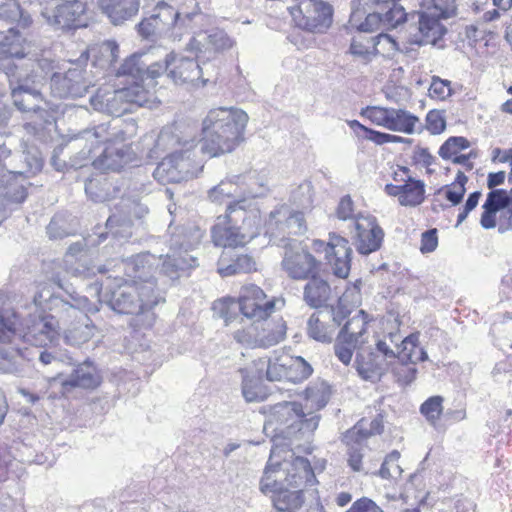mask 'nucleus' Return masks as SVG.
I'll return each mask as SVG.
<instances>
[{"label":"nucleus","instance_id":"nucleus-19","mask_svg":"<svg viewBox=\"0 0 512 512\" xmlns=\"http://www.w3.org/2000/svg\"><path fill=\"white\" fill-rule=\"evenodd\" d=\"M306 230L307 226L303 213L282 206L270 213L266 233L270 235L271 240L275 243L280 241L283 245L290 239L286 235H302ZM276 244L281 245V243Z\"/></svg>","mask_w":512,"mask_h":512},{"label":"nucleus","instance_id":"nucleus-33","mask_svg":"<svg viewBox=\"0 0 512 512\" xmlns=\"http://www.w3.org/2000/svg\"><path fill=\"white\" fill-rule=\"evenodd\" d=\"M98 4L102 12L115 25L135 16L140 6L139 0H98Z\"/></svg>","mask_w":512,"mask_h":512},{"label":"nucleus","instance_id":"nucleus-29","mask_svg":"<svg viewBox=\"0 0 512 512\" xmlns=\"http://www.w3.org/2000/svg\"><path fill=\"white\" fill-rule=\"evenodd\" d=\"M100 384V377L94 364L86 360L78 364L73 371L61 381L64 392L74 388L94 389Z\"/></svg>","mask_w":512,"mask_h":512},{"label":"nucleus","instance_id":"nucleus-45","mask_svg":"<svg viewBox=\"0 0 512 512\" xmlns=\"http://www.w3.org/2000/svg\"><path fill=\"white\" fill-rule=\"evenodd\" d=\"M0 19L17 22L24 29L33 22L31 15L16 0H0Z\"/></svg>","mask_w":512,"mask_h":512},{"label":"nucleus","instance_id":"nucleus-11","mask_svg":"<svg viewBox=\"0 0 512 512\" xmlns=\"http://www.w3.org/2000/svg\"><path fill=\"white\" fill-rule=\"evenodd\" d=\"M302 405L295 401H283L264 408V431L272 434L269 459L279 460L281 453H289L295 436V427L301 420Z\"/></svg>","mask_w":512,"mask_h":512},{"label":"nucleus","instance_id":"nucleus-23","mask_svg":"<svg viewBox=\"0 0 512 512\" xmlns=\"http://www.w3.org/2000/svg\"><path fill=\"white\" fill-rule=\"evenodd\" d=\"M233 44V40L225 31L212 29L192 37L186 45V51L194 53L206 62L214 59L216 53L230 49Z\"/></svg>","mask_w":512,"mask_h":512},{"label":"nucleus","instance_id":"nucleus-62","mask_svg":"<svg viewBox=\"0 0 512 512\" xmlns=\"http://www.w3.org/2000/svg\"><path fill=\"white\" fill-rule=\"evenodd\" d=\"M372 38L375 56L382 55L383 57L391 58L398 50L397 42L388 34L380 33Z\"/></svg>","mask_w":512,"mask_h":512},{"label":"nucleus","instance_id":"nucleus-63","mask_svg":"<svg viewBox=\"0 0 512 512\" xmlns=\"http://www.w3.org/2000/svg\"><path fill=\"white\" fill-rule=\"evenodd\" d=\"M293 203L303 209H308L314 201V188L311 182L304 181L292 192Z\"/></svg>","mask_w":512,"mask_h":512},{"label":"nucleus","instance_id":"nucleus-48","mask_svg":"<svg viewBox=\"0 0 512 512\" xmlns=\"http://www.w3.org/2000/svg\"><path fill=\"white\" fill-rule=\"evenodd\" d=\"M364 442L365 441L359 439L352 441L350 444H346L349 447L347 451V462L348 466L354 472L369 474L371 472V467L363 460L366 456V452L368 451Z\"/></svg>","mask_w":512,"mask_h":512},{"label":"nucleus","instance_id":"nucleus-40","mask_svg":"<svg viewBox=\"0 0 512 512\" xmlns=\"http://www.w3.org/2000/svg\"><path fill=\"white\" fill-rule=\"evenodd\" d=\"M83 51H89V57L93 56L94 65L109 68L117 61L119 46L115 41L107 40L101 44L85 48Z\"/></svg>","mask_w":512,"mask_h":512},{"label":"nucleus","instance_id":"nucleus-2","mask_svg":"<svg viewBox=\"0 0 512 512\" xmlns=\"http://www.w3.org/2000/svg\"><path fill=\"white\" fill-rule=\"evenodd\" d=\"M214 66L205 62L203 58L177 55L174 52L167 54L164 62H150L147 54H134L121 65L120 73L129 74L136 79L147 82V87L155 86V79L167 73L175 84L205 85Z\"/></svg>","mask_w":512,"mask_h":512},{"label":"nucleus","instance_id":"nucleus-17","mask_svg":"<svg viewBox=\"0 0 512 512\" xmlns=\"http://www.w3.org/2000/svg\"><path fill=\"white\" fill-rule=\"evenodd\" d=\"M89 0H53L41 15L56 29H76L86 26L85 14Z\"/></svg>","mask_w":512,"mask_h":512},{"label":"nucleus","instance_id":"nucleus-20","mask_svg":"<svg viewBox=\"0 0 512 512\" xmlns=\"http://www.w3.org/2000/svg\"><path fill=\"white\" fill-rule=\"evenodd\" d=\"M240 302L242 306L241 322L250 321L260 324L275 310V297H268L264 291L254 285L250 284L241 289Z\"/></svg>","mask_w":512,"mask_h":512},{"label":"nucleus","instance_id":"nucleus-12","mask_svg":"<svg viewBox=\"0 0 512 512\" xmlns=\"http://www.w3.org/2000/svg\"><path fill=\"white\" fill-rule=\"evenodd\" d=\"M168 233L169 252L162 261L161 272L174 280L197 265V259L188 252L200 243L203 234L195 225L172 227V223Z\"/></svg>","mask_w":512,"mask_h":512},{"label":"nucleus","instance_id":"nucleus-4","mask_svg":"<svg viewBox=\"0 0 512 512\" xmlns=\"http://www.w3.org/2000/svg\"><path fill=\"white\" fill-rule=\"evenodd\" d=\"M284 464L280 459L268 460L260 489L265 494H272L273 506L277 511L298 512L303 504V492L289 488L311 485L315 475L310 462L304 457H295L289 464L290 468H283Z\"/></svg>","mask_w":512,"mask_h":512},{"label":"nucleus","instance_id":"nucleus-53","mask_svg":"<svg viewBox=\"0 0 512 512\" xmlns=\"http://www.w3.org/2000/svg\"><path fill=\"white\" fill-rule=\"evenodd\" d=\"M152 20L159 26L160 34L170 33L172 23H177L175 18V10L165 1H159L152 10Z\"/></svg>","mask_w":512,"mask_h":512},{"label":"nucleus","instance_id":"nucleus-38","mask_svg":"<svg viewBox=\"0 0 512 512\" xmlns=\"http://www.w3.org/2000/svg\"><path fill=\"white\" fill-rule=\"evenodd\" d=\"M383 431V418L377 415L374 419H361L352 429L343 435V442L350 444L355 440L366 441L368 437L380 434Z\"/></svg>","mask_w":512,"mask_h":512},{"label":"nucleus","instance_id":"nucleus-56","mask_svg":"<svg viewBox=\"0 0 512 512\" xmlns=\"http://www.w3.org/2000/svg\"><path fill=\"white\" fill-rule=\"evenodd\" d=\"M444 398L440 395L431 396L426 399L420 406V413L425 417L426 421L436 426L443 413Z\"/></svg>","mask_w":512,"mask_h":512},{"label":"nucleus","instance_id":"nucleus-47","mask_svg":"<svg viewBox=\"0 0 512 512\" xmlns=\"http://www.w3.org/2000/svg\"><path fill=\"white\" fill-rule=\"evenodd\" d=\"M425 184L422 180H416L409 177L403 184V193L400 196V205L406 207H416L420 205L425 198Z\"/></svg>","mask_w":512,"mask_h":512},{"label":"nucleus","instance_id":"nucleus-52","mask_svg":"<svg viewBox=\"0 0 512 512\" xmlns=\"http://www.w3.org/2000/svg\"><path fill=\"white\" fill-rule=\"evenodd\" d=\"M17 158H20L21 162L18 164V169L23 172H16L15 176L33 175L42 169L43 160L41 153L35 147H26L21 155H17Z\"/></svg>","mask_w":512,"mask_h":512},{"label":"nucleus","instance_id":"nucleus-14","mask_svg":"<svg viewBox=\"0 0 512 512\" xmlns=\"http://www.w3.org/2000/svg\"><path fill=\"white\" fill-rule=\"evenodd\" d=\"M197 145L190 140L186 147L167 155L153 171V177L161 184L179 183L197 177L203 170V159L197 156Z\"/></svg>","mask_w":512,"mask_h":512},{"label":"nucleus","instance_id":"nucleus-31","mask_svg":"<svg viewBox=\"0 0 512 512\" xmlns=\"http://www.w3.org/2000/svg\"><path fill=\"white\" fill-rule=\"evenodd\" d=\"M256 263L252 257L237 254L233 249L224 250L218 260V272L222 277H228L241 273H249L256 269Z\"/></svg>","mask_w":512,"mask_h":512},{"label":"nucleus","instance_id":"nucleus-46","mask_svg":"<svg viewBox=\"0 0 512 512\" xmlns=\"http://www.w3.org/2000/svg\"><path fill=\"white\" fill-rule=\"evenodd\" d=\"M152 183L147 176L136 174L132 179L124 183L123 191L117 188V194L122 199H127L131 202H136L142 195H147L151 192Z\"/></svg>","mask_w":512,"mask_h":512},{"label":"nucleus","instance_id":"nucleus-21","mask_svg":"<svg viewBox=\"0 0 512 512\" xmlns=\"http://www.w3.org/2000/svg\"><path fill=\"white\" fill-rule=\"evenodd\" d=\"M313 247L316 251L325 252V258L336 277L346 278L349 275L352 249L347 239L331 233L328 242L314 240Z\"/></svg>","mask_w":512,"mask_h":512},{"label":"nucleus","instance_id":"nucleus-60","mask_svg":"<svg viewBox=\"0 0 512 512\" xmlns=\"http://www.w3.org/2000/svg\"><path fill=\"white\" fill-rule=\"evenodd\" d=\"M200 17L201 13L199 12L181 14L175 11V18L177 19V23L171 24L170 37H172L174 40H180L184 33H187L190 29H192V23L194 20Z\"/></svg>","mask_w":512,"mask_h":512},{"label":"nucleus","instance_id":"nucleus-10","mask_svg":"<svg viewBox=\"0 0 512 512\" xmlns=\"http://www.w3.org/2000/svg\"><path fill=\"white\" fill-rule=\"evenodd\" d=\"M8 40L9 37L0 40V71L8 77L14 106L28 115L35 108H38V104L43 103V95L40 86L32 84L30 80L24 78L22 72H17L19 66L7 57L25 56L24 51L19 49L18 45L13 42L10 43Z\"/></svg>","mask_w":512,"mask_h":512},{"label":"nucleus","instance_id":"nucleus-59","mask_svg":"<svg viewBox=\"0 0 512 512\" xmlns=\"http://www.w3.org/2000/svg\"><path fill=\"white\" fill-rule=\"evenodd\" d=\"M259 324L251 322L249 325L237 329L233 333V338L239 344L248 348H259Z\"/></svg>","mask_w":512,"mask_h":512},{"label":"nucleus","instance_id":"nucleus-42","mask_svg":"<svg viewBox=\"0 0 512 512\" xmlns=\"http://www.w3.org/2000/svg\"><path fill=\"white\" fill-rule=\"evenodd\" d=\"M5 344L6 342H2ZM12 346L9 349L0 348V371L8 374H18L21 372V360L25 357L24 351L19 347V342H8Z\"/></svg>","mask_w":512,"mask_h":512},{"label":"nucleus","instance_id":"nucleus-58","mask_svg":"<svg viewBox=\"0 0 512 512\" xmlns=\"http://www.w3.org/2000/svg\"><path fill=\"white\" fill-rule=\"evenodd\" d=\"M330 394L329 386L326 383L308 387L306 389V402L311 408L319 410L326 406L330 399Z\"/></svg>","mask_w":512,"mask_h":512},{"label":"nucleus","instance_id":"nucleus-3","mask_svg":"<svg viewBox=\"0 0 512 512\" xmlns=\"http://www.w3.org/2000/svg\"><path fill=\"white\" fill-rule=\"evenodd\" d=\"M34 312L21 316L16 312L4 293H0V340L2 342H24L33 346L45 347L54 344L59 338L60 318L58 315L45 314L39 309H48L47 303L36 306Z\"/></svg>","mask_w":512,"mask_h":512},{"label":"nucleus","instance_id":"nucleus-13","mask_svg":"<svg viewBox=\"0 0 512 512\" xmlns=\"http://www.w3.org/2000/svg\"><path fill=\"white\" fill-rule=\"evenodd\" d=\"M120 70L121 67L118 69L117 75L130 77L131 84L117 90H98L90 98V104L94 110L119 117L123 113L130 112L131 105L133 104L137 106H146L148 104L150 88L147 87V82L136 79L129 74H122Z\"/></svg>","mask_w":512,"mask_h":512},{"label":"nucleus","instance_id":"nucleus-49","mask_svg":"<svg viewBox=\"0 0 512 512\" xmlns=\"http://www.w3.org/2000/svg\"><path fill=\"white\" fill-rule=\"evenodd\" d=\"M487 207L491 208L495 212H499L503 209H508L510 213L509 225L507 229L512 228V189L508 192L504 189H494L487 194L486 201L484 203ZM500 231H505L500 226Z\"/></svg>","mask_w":512,"mask_h":512},{"label":"nucleus","instance_id":"nucleus-37","mask_svg":"<svg viewBox=\"0 0 512 512\" xmlns=\"http://www.w3.org/2000/svg\"><path fill=\"white\" fill-rule=\"evenodd\" d=\"M259 348H269L280 343L286 335V325L282 319L263 320L259 324Z\"/></svg>","mask_w":512,"mask_h":512},{"label":"nucleus","instance_id":"nucleus-41","mask_svg":"<svg viewBox=\"0 0 512 512\" xmlns=\"http://www.w3.org/2000/svg\"><path fill=\"white\" fill-rule=\"evenodd\" d=\"M241 176H232L222 180L218 185L208 191V199L217 204H222L229 198L240 196L243 191L240 187Z\"/></svg>","mask_w":512,"mask_h":512},{"label":"nucleus","instance_id":"nucleus-35","mask_svg":"<svg viewBox=\"0 0 512 512\" xmlns=\"http://www.w3.org/2000/svg\"><path fill=\"white\" fill-rule=\"evenodd\" d=\"M288 361H291L288 354H281L268 360L258 359L254 362L258 378L265 376L269 381L287 380Z\"/></svg>","mask_w":512,"mask_h":512},{"label":"nucleus","instance_id":"nucleus-39","mask_svg":"<svg viewBox=\"0 0 512 512\" xmlns=\"http://www.w3.org/2000/svg\"><path fill=\"white\" fill-rule=\"evenodd\" d=\"M329 313L314 312L307 321V333L310 338L319 342H330L333 337V327L329 326Z\"/></svg>","mask_w":512,"mask_h":512},{"label":"nucleus","instance_id":"nucleus-36","mask_svg":"<svg viewBox=\"0 0 512 512\" xmlns=\"http://www.w3.org/2000/svg\"><path fill=\"white\" fill-rule=\"evenodd\" d=\"M27 190L16 178L4 175L0 178V210L10 209L25 201Z\"/></svg>","mask_w":512,"mask_h":512},{"label":"nucleus","instance_id":"nucleus-25","mask_svg":"<svg viewBox=\"0 0 512 512\" xmlns=\"http://www.w3.org/2000/svg\"><path fill=\"white\" fill-rule=\"evenodd\" d=\"M355 246L363 255H369L380 249L384 231L374 216H357L354 222Z\"/></svg>","mask_w":512,"mask_h":512},{"label":"nucleus","instance_id":"nucleus-1","mask_svg":"<svg viewBox=\"0 0 512 512\" xmlns=\"http://www.w3.org/2000/svg\"><path fill=\"white\" fill-rule=\"evenodd\" d=\"M137 131L138 125L133 118L114 119L79 131L70 141L72 148H81L73 165H83L101 144H106L101 154L93 160L92 165L95 169L102 171H118L135 159L136 153L131 144L124 142L132 139Z\"/></svg>","mask_w":512,"mask_h":512},{"label":"nucleus","instance_id":"nucleus-54","mask_svg":"<svg viewBox=\"0 0 512 512\" xmlns=\"http://www.w3.org/2000/svg\"><path fill=\"white\" fill-rule=\"evenodd\" d=\"M239 372L242 376V394L247 402H260L265 399V394L262 392L258 382L262 378H258V372L256 375H249L248 368L240 369Z\"/></svg>","mask_w":512,"mask_h":512},{"label":"nucleus","instance_id":"nucleus-5","mask_svg":"<svg viewBox=\"0 0 512 512\" xmlns=\"http://www.w3.org/2000/svg\"><path fill=\"white\" fill-rule=\"evenodd\" d=\"M55 283L61 288L67 297L52 292L43 287L34 295L36 306L47 303L49 311L56 313L64 327V339L67 344L80 346L88 342L95 334L96 327L83 309L89 303L88 296L79 295L71 285H64L60 279Z\"/></svg>","mask_w":512,"mask_h":512},{"label":"nucleus","instance_id":"nucleus-50","mask_svg":"<svg viewBox=\"0 0 512 512\" xmlns=\"http://www.w3.org/2000/svg\"><path fill=\"white\" fill-rule=\"evenodd\" d=\"M213 309L219 314V316L225 321L228 326L233 322L239 320L241 324L242 306L240 298L235 300L233 298H224L214 302Z\"/></svg>","mask_w":512,"mask_h":512},{"label":"nucleus","instance_id":"nucleus-61","mask_svg":"<svg viewBox=\"0 0 512 512\" xmlns=\"http://www.w3.org/2000/svg\"><path fill=\"white\" fill-rule=\"evenodd\" d=\"M470 142L462 136H452L448 138L439 148V156L444 160H449L459 154L462 150L469 148Z\"/></svg>","mask_w":512,"mask_h":512},{"label":"nucleus","instance_id":"nucleus-26","mask_svg":"<svg viewBox=\"0 0 512 512\" xmlns=\"http://www.w3.org/2000/svg\"><path fill=\"white\" fill-rule=\"evenodd\" d=\"M107 234L108 233H100L98 236L99 241L97 242V244H100L102 241H104L107 238ZM85 245H96V243L91 242L83 244L77 242L69 246L68 251L63 259V263L65 265L67 273L75 277H89L95 274V269L101 274L107 273L109 269L106 268L105 265L91 267L86 264V261L84 259H82L83 255H81L80 258L77 257V255L83 251Z\"/></svg>","mask_w":512,"mask_h":512},{"label":"nucleus","instance_id":"nucleus-43","mask_svg":"<svg viewBox=\"0 0 512 512\" xmlns=\"http://www.w3.org/2000/svg\"><path fill=\"white\" fill-rule=\"evenodd\" d=\"M418 120L417 116L407 110L390 108L386 129L412 134Z\"/></svg>","mask_w":512,"mask_h":512},{"label":"nucleus","instance_id":"nucleus-9","mask_svg":"<svg viewBox=\"0 0 512 512\" xmlns=\"http://www.w3.org/2000/svg\"><path fill=\"white\" fill-rule=\"evenodd\" d=\"M246 199H239L227 206L226 213L218 216L211 228L212 241L224 250L244 246L259 234V216L246 210Z\"/></svg>","mask_w":512,"mask_h":512},{"label":"nucleus","instance_id":"nucleus-6","mask_svg":"<svg viewBox=\"0 0 512 512\" xmlns=\"http://www.w3.org/2000/svg\"><path fill=\"white\" fill-rule=\"evenodd\" d=\"M88 293L105 302L119 314H140L150 311L162 299L153 281L129 282L118 275H107L101 282L88 286Z\"/></svg>","mask_w":512,"mask_h":512},{"label":"nucleus","instance_id":"nucleus-64","mask_svg":"<svg viewBox=\"0 0 512 512\" xmlns=\"http://www.w3.org/2000/svg\"><path fill=\"white\" fill-rule=\"evenodd\" d=\"M320 421V416L317 414L306 415L301 412V420L295 427V436L293 439L309 438V436L317 429Z\"/></svg>","mask_w":512,"mask_h":512},{"label":"nucleus","instance_id":"nucleus-18","mask_svg":"<svg viewBox=\"0 0 512 512\" xmlns=\"http://www.w3.org/2000/svg\"><path fill=\"white\" fill-rule=\"evenodd\" d=\"M284 254L281 262L282 269L293 280H306L318 274L321 263L302 243L296 239H288L283 244Z\"/></svg>","mask_w":512,"mask_h":512},{"label":"nucleus","instance_id":"nucleus-22","mask_svg":"<svg viewBox=\"0 0 512 512\" xmlns=\"http://www.w3.org/2000/svg\"><path fill=\"white\" fill-rule=\"evenodd\" d=\"M301 18L297 24L312 33H324L332 24L333 7L322 0H296Z\"/></svg>","mask_w":512,"mask_h":512},{"label":"nucleus","instance_id":"nucleus-30","mask_svg":"<svg viewBox=\"0 0 512 512\" xmlns=\"http://www.w3.org/2000/svg\"><path fill=\"white\" fill-rule=\"evenodd\" d=\"M155 260V256L150 253H140L126 260H121L116 266L119 269H124L131 282L144 283L146 281H153L156 284L151 276Z\"/></svg>","mask_w":512,"mask_h":512},{"label":"nucleus","instance_id":"nucleus-8","mask_svg":"<svg viewBox=\"0 0 512 512\" xmlns=\"http://www.w3.org/2000/svg\"><path fill=\"white\" fill-rule=\"evenodd\" d=\"M248 115L241 109H211L202 123L200 152L217 157L232 152L242 141Z\"/></svg>","mask_w":512,"mask_h":512},{"label":"nucleus","instance_id":"nucleus-57","mask_svg":"<svg viewBox=\"0 0 512 512\" xmlns=\"http://www.w3.org/2000/svg\"><path fill=\"white\" fill-rule=\"evenodd\" d=\"M313 372L311 365L306 362L302 357L291 356V361H288L287 381L292 383H299L307 379Z\"/></svg>","mask_w":512,"mask_h":512},{"label":"nucleus","instance_id":"nucleus-34","mask_svg":"<svg viewBox=\"0 0 512 512\" xmlns=\"http://www.w3.org/2000/svg\"><path fill=\"white\" fill-rule=\"evenodd\" d=\"M77 133L67 134L64 138V142L54 148L51 155V165L57 171H64L66 168L71 167L74 169L82 168L88 164V162L95 159V153L91 154V157L85 161V163L81 166H74V160L78 156V153L81 151V148L74 149L70 146V141L73 137H75Z\"/></svg>","mask_w":512,"mask_h":512},{"label":"nucleus","instance_id":"nucleus-51","mask_svg":"<svg viewBox=\"0 0 512 512\" xmlns=\"http://www.w3.org/2000/svg\"><path fill=\"white\" fill-rule=\"evenodd\" d=\"M28 117L32 122L26 123L24 127L27 131L31 130L34 133L43 129L46 125L52 124L55 120L54 111L44 98L43 103L38 104V108H35L32 113H29Z\"/></svg>","mask_w":512,"mask_h":512},{"label":"nucleus","instance_id":"nucleus-24","mask_svg":"<svg viewBox=\"0 0 512 512\" xmlns=\"http://www.w3.org/2000/svg\"><path fill=\"white\" fill-rule=\"evenodd\" d=\"M181 133L179 125H172L164 127L157 136L154 133L146 134L140 142L141 153L149 158H158L167 150L186 147L190 140L183 138Z\"/></svg>","mask_w":512,"mask_h":512},{"label":"nucleus","instance_id":"nucleus-7","mask_svg":"<svg viewBox=\"0 0 512 512\" xmlns=\"http://www.w3.org/2000/svg\"><path fill=\"white\" fill-rule=\"evenodd\" d=\"M417 343L416 334L401 339L400 335L390 333L376 341V352L362 349L356 355V370L364 380L374 382L380 379L388 364L396 358L411 363L424 362L428 359L427 352Z\"/></svg>","mask_w":512,"mask_h":512},{"label":"nucleus","instance_id":"nucleus-55","mask_svg":"<svg viewBox=\"0 0 512 512\" xmlns=\"http://www.w3.org/2000/svg\"><path fill=\"white\" fill-rule=\"evenodd\" d=\"M424 11L449 19L456 15L455 0H418Z\"/></svg>","mask_w":512,"mask_h":512},{"label":"nucleus","instance_id":"nucleus-32","mask_svg":"<svg viewBox=\"0 0 512 512\" xmlns=\"http://www.w3.org/2000/svg\"><path fill=\"white\" fill-rule=\"evenodd\" d=\"M303 288V300L311 308L318 309L326 306L331 299L332 289L328 281L318 274L307 279Z\"/></svg>","mask_w":512,"mask_h":512},{"label":"nucleus","instance_id":"nucleus-16","mask_svg":"<svg viewBox=\"0 0 512 512\" xmlns=\"http://www.w3.org/2000/svg\"><path fill=\"white\" fill-rule=\"evenodd\" d=\"M8 37V42L18 45V48L25 53V56L21 57L8 56L19 66L17 72H22L24 78L30 80L32 84L43 85L51 77L54 62L42 54L40 57L38 54H32L29 49L30 46L22 44L23 39L15 28H9L6 35L0 34V40Z\"/></svg>","mask_w":512,"mask_h":512},{"label":"nucleus","instance_id":"nucleus-27","mask_svg":"<svg viewBox=\"0 0 512 512\" xmlns=\"http://www.w3.org/2000/svg\"><path fill=\"white\" fill-rule=\"evenodd\" d=\"M411 24L418 25V31L421 34L415 42L419 45L435 44L446 33V28L440 23L442 17L427 12L413 11L410 13Z\"/></svg>","mask_w":512,"mask_h":512},{"label":"nucleus","instance_id":"nucleus-15","mask_svg":"<svg viewBox=\"0 0 512 512\" xmlns=\"http://www.w3.org/2000/svg\"><path fill=\"white\" fill-rule=\"evenodd\" d=\"M89 60V51H82L75 60H69L71 67L64 73L54 72L50 77V88L59 98H80L86 95L93 81L84 68Z\"/></svg>","mask_w":512,"mask_h":512},{"label":"nucleus","instance_id":"nucleus-28","mask_svg":"<svg viewBox=\"0 0 512 512\" xmlns=\"http://www.w3.org/2000/svg\"><path fill=\"white\" fill-rule=\"evenodd\" d=\"M368 315L363 311L359 310L357 314L348 319L344 324L343 328L339 333V339L344 340L349 345L358 347V352L362 349H369L376 352V347H364L363 345L368 340Z\"/></svg>","mask_w":512,"mask_h":512},{"label":"nucleus","instance_id":"nucleus-44","mask_svg":"<svg viewBox=\"0 0 512 512\" xmlns=\"http://www.w3.org/2000/svg\"><path fill=\"white\" fill-rule=\"evenodd\" d=\"M360 284L358 281L353 287L348 288L342 297L338 300L337 307H331L329 310L322 311L323 313H329L330 319L328 320L329 326L333 327V332L337 327L340 326L342 321L346 318L348 311H346L341 303H346L350 298L353 302H359L360 299Z\"/></svg>","mask_w":512,"mask_h":512}]
</instances>
